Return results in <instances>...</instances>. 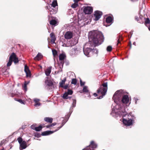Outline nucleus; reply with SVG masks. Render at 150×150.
Wrapping results in <instances>:
<instances>
[{"label":"nucleus","mask_w":150,"mask_h":150,"mask_svg":"<svg viewBox=\"0 0 150 150\" xmlns=\"http://www.w3.org/2000/svg\"><path fill=\"white\" fill-rule=\"evenodd\" d=\"M124 95L122 90H120L117 91L114 94L112 97V99L115 102L113 104L115 105L114 106L113 108L110 113V114L112 116H115V115H119L122 116H124L126 114V112L124 110V108L120 107V109H122V113H119L118 111L120 109V103L121 102V100Z\"/></svg>","instance_id":"f257e3e1"},{"label":"nucleus","mask_w":150,"mask_h":150,"mask_svg":"<svg viewBox=\"0 0 150 150\" xmlns=\"http://www.w3.org/2000/svg\"><path fill=\"white\" fill-rule=\"evenodd\" d=\"M88 37L89 41L92 42L95 46L100 45L104 41L103 35L100 32L91 31L89 33Z\"/></svg>","instance_id":"f03ea898"},{"label":"nucleus","mask_w":150,"mask_h":150,"mask_svg":"<svg viewBox=\"0 0 150 150\" xmlns=\"http://www.w3.org/2000/svg\"><path fill=\"white\" fill-rule=\"evenodd\" d=\"M125 112H126V114L124 116H122L121 115H119L115 114V116L113 117H118V116H119L120 117L122 116L123 117L127 115V118H123L122 122L125 125L128 126H130L132 125V124L134 122L136 118L132 114V113H130L129 114L127 115V112L126 111Z\"/></svg>","instance_id":"7ed1b4c3"},{"label":"nucleus","mask_w":150,"mask_h":150,"mask_svg":"<svg viewBox=\"0 0 150 150\" xmlns=\"http://www.w3.org/2000/svg\"><path fill=\"white\" fill-rule=\"evenodd\" d=\"M13 61L15 64L18 63L19 62L18 59L16 57L15 54L14 53H12L10 56L9 58V60L7 64V67L10 66Z\"/></svg>","instance_id":"20e7f679"},{"label":"nucleus","mask_w":150,"mask_h":150,"mask_svg":"<svg viewBox=\"0 0 150 150\" xmlns=\"http://www.w3.org/2000/svg\"><path fill=\"white\" fill-rule=\"evenodd\" d=\"M129 99L128 96L127 95H124L123 96L122 99L121 100V102L120 103V109L118 111L119 112V113H122V109H120V107L121 108H124V110L125 111V108L124 107L122 106V102L123 103L127 104L129 102Z\"/></svg>","instance_id":"39448f33"},{"label":"nucleus","mask_w":150,"mask_h":150,"mask_svg":"<svg viewBox=\"0 0 150 150\" xmlns=\"http://www.w3.org/2000/svg\"><path fill=\"white\" fill-rule=\"evenodd\" d=\"M102 85L104 88L101 87H100L97 90V93H99L101 91H102V93L103 95H105L108 89V83L107 82L104 83L102 84Z\"/></svg>","instance_id":"423d86ee"},{"label":"nucleus","mask_w":150,"mask_h":150,"mask_svg":"<svg viewBox=\"0 0 150 150\" xmlns=\"http://www.w3.org/2000/svg\"><path fill=\"white\" fill-rule=\"evenodd\" d=\"M17 140L20 144V147L21 149H23L26 148L27 146V143L25 141H23L21 137H18Z\"/></svg>","instance_id":"0eeeda50"},{"label":"nucleus","mask_w":150,"mask_h":150,"mask_svg":"<svg viewBox=\"0 0 150 150\" xmlns=\"http://www.w3.org/2000/svg\"><path fill=\"white\" fill-rule=\"evenodd\" d=\"M81 47L80 46L74 47L71 51V54L72 55H77L79 54L81 51Z\"/></svg>","instance_id":"6e6552de"},{"label":"nucleus","mask_w":150,"mask_h":150,"mask_svg":"<svg viewBox=\"0 0 150 150\" xmlns=\"http://www.w3.org/2000/svg\"><path fill=\"white\" fill-rule=\"evenodd\" d=\"M93 9L92 7L87 6L84 7L83 11L86 14H91L93 12Z\"/></svg>","instance_id":"1a4fd4ad"},{"label":"nucleus","mask_w":150,"mask_h":150,"mask_svg":"<svg viewBox=\"0 0 150 150\" xmlns=\"http://www.w3.org/2000/svg\"><path fill=\"white\" fill-rule=\"evenodd\" d=\"M102 13L101 11H96L95 12L94 16L95 18L94 19L95 21H98L101 17Z\"/></svg>","instance_id":"9d476101"},{"label":"nucleus","mask_w":150,"mask_h":150,"mask_svg":"<svg viewBox=\"0 0 150 150\" xmlns=\"http://www.w3.org/2000/svg\"><path fill=\"white\" fill-rule=\"evenodd\" d=\"M92 49L90 48H85L84 47L83 49V51L84 54L87 57L90 56V53L91 52Z\"/></svg>","instance_id":"9b49d317"},{"label":"nucleus","mask_w":150,"mask_h":150,"mask_svg":"<svg viewBox=\"0 0 150 150\" xmlns=\"http://www.w3.org/2000/svg\"><path fill=\"white\" fill-rule=\"evenodd\" d=\"M78 38H75L73 40L71 41L70 45L67 46L66 44H64L62 45V46L64 47H72V46L76 45L78 42Z\"/></svg>","instance_id":"f8f14e48"},{"label":"nucleus","mask_w":150,"mask_h":150,"mask_svg":"<svg viewBox=\"0 0 150 150\" xmlns=\"http://www.w3.org/2000/svg\"><path fill=\"white\" fill-rule=\"evenodd\" d=\"M73 35L72 32L70 31L67 32L64 35L65 38L66 39H69L72 38Z\"/></svg>","instance_id":"ddd939ff"},{"label":"nucleus","mask_w":150,"mask_h":150,"mask_svg":"<svg viewBox=\"0 0 150 150\" xmlns=\"http://www.w3.org/2000/svg\"><path fill=\"white\" fill-rule=\"evenodd\" d=\"M96 144L94 143V142L92 141L91 142L90 145L89 146H87L82 150H93V149H91L90 148L92 147L93 148H96Z\"/></svg>","instance_id":"4468645a"},{"label":"nucleus","mask_w":150,"mask_h":150,"mask_svg":"<svg viewBox=\"0 0 150 150\" xmlns=\"http://www.w3.org/2000/svg\"><path fill=\"white\" fill-rule=\"evenodd\" d=\"M45 85L46 87H47V88H49V89L50 88L49 87L53 85V83L52 81L50 80L47 79L45 81Z\"/></svg>","instance_id":"2eb2a0df"},{"label":"nucleus","mask_w":150,"mask_h":150,"mask_svg":"<svg viewBox=\"0 0 150 150\" xmlns=\"http://www.w3.org/2000/svg\"><path fill=\"white\" fill-rule=\"evenodd\" d=\"M24 71L26 73L27 77L30 76V72L29 69L28 67L26 65L25 66Z\"/></svg>","instance_id":"dca6fc26"},{"label":"nucleus","mask_w":150,"mask_h":150,"mask_svg":"<svg viewBox=\"0 0 150 150\" xmlns=\"http://www.w3.org/2000/svg\"><path fill=\"white\" fill-rule=\"evenodd\" d=\"M55 130L54 131H46L42 132L41 134V135L42 136H47L48 135L50 134H51L53 133L54 132H56Z\"/></svg>","instance_id":"f3484780"},{"label":"nucleus","mask_w":150,"mask_h":150,"mask_svg":"<svg viewBox=\"0 0 150 150\" xmlns=\"http://www.w3.org/2000/svg\"><path fill=\"white\" fill-rule=\"evenodd\" d=\"M50 37L51 38V42L52 44H54L55 43V41L56 40V38L55 37L54 34L53 33H51L50 34Z\"/></svg>","instance_id":"a211bd4d"},{"label":"nucleus","mask_w":150,"mask_h":150,"mask_svg":"<svg viewBox=\"0 0 150 150\" xmlns=\"http://www.w3.org/2000/svg\"><path fill=\"white\" fill-rule=\"evenodd\" d=\"M52 67H48L45 71V74L46 75L48 76L50 75Z\"/></svg>","instance_id":"6ab92c4d"},{"label":"nucleus","mask_w":150,"mask_h":150,"mask_svg":"<svg viewBox=\"0 0 150 150\" xmlns=\"http://www.w3.org/2000/svg\"><path fill=\"white\" fill-rule=\"evenodd\" d=\"M44 120L45 121L50 123H52L53 121V119L49 117H45Z\"/></svg>","instance_id":"aec40b11"},{"label":"nucleus","mask_w":150,"mask_h":150,"mask_svg":"<svg viewBox=\"0 0 150 150\" xmlns=\"http://www.w3.org/2000/svg\"><path fill=\"white\" fill-rule=\"evenodd\" d=\"M112 21V19L111 16H108L106 19V22L108 23H111Z\"/></svg>","instance_id":"412c9836"},{"label":"nucleus","mask_w":150,"mask_h":150,"mask_svg":"<svg viewBox=\"0 0 150 150\" xmlns=\"http://www.w3.org/2000/svg\"><path fill=\"white\" fill-rule=\"evenodd\" d=\"M66 56L64 54H61L59 55V60H64Z\"/></svg>","instance_id":"4be33fe9"},{"label":"nucleus","mask_w":150,"mask_h":150,"mask_svg":"<svg viewBox=\"0 0 150 150\" xmlns=\"http://www.w3.org/2000/svg\"><path fill=\"white\" fill-rule=\"evenodd\" d=\"M67 121V120L65 121L64 120H63L62 122V125L60 127H57V129L55 130V131H57L60 129L64 125Z\"/></svg>","instance_id":"5701e85b"},{"label":"nucleus","mask_w":150,"mask_h":150,"mask_svg":"<svg viewBox=\"0 0 150 150\" xmlns=\"http://www.w3.org/2000/svg\"><path fill=\"white\" fill-rule=\"evenodd\" d=\"M51 6L54 8L55 6H57V3L56 0H54L52 4H51Z\"/></svg>","instance_id":"b1692460"},{"label":"nucleus","mask_w":150,"mask_h":150,"mask_svg":"<svg viewBox=\"0 0 150 150\" xmlns=\"http://www.w3.org/2000/svg\"><path fill=\"white\" fill-rule=\"evenodd\" d=\"M41 57V54L39 53L34 58L35 60H39Z\"/></svg>","instance_id":"393cba45"},{"label":"nucleus","mask_w":150,"mask_h":150,"mask_svg":"<svg viewBox=\"0 0 150 150\" xmlns=\"http://www.w3.org/2000/svg\"><path fill=\"white\" fill-rule=\"evenodd\" d=\"M66 81V78H65L59 83V85L60 87H63V85L65 83Z\"/></svg>","instance_id":"a878e982"},{"label":"nucleus","mask_w":150,"mask_h":150,"mask_svg":"<svg viewBox=\"0 0 150 150\" xmlns=\"http://www.w3.org/2000/svg\"><path fill=\"white\" fill-rule=\"evenodd\" d=\"M64 60H59V62H58V65L60 68H62L64 64Z\"/></svg>","instance_id":"bb28decb"},{"label":"nucleus","mask_w":150,"mask_h":150,"mask_svg":"<svg viewBox=\"0 0 150 150\" xmlns=\"http://www.w3.org/2000/svg\"><path fill=\"white\" fill-rule=\"evenodd\" d=\"M50 23L52 25H55L57 24V21L54 20H52L50 21Z\"/></svg>","instance_id":"cd10ccee"},{"label":"nucleus","mask_w":150,"mask_h":150,"mask_svg":"<svg viewBox=\"0 0 150 150\" xmlns=\"http://www.w3.org/2000/svg\"><path fill=\"white\" fill-rule=\"evenodd\" d=\"M35 128V131H39L42 129V127L41 125H40L38 127H36Z\"/></svg>","instance_id":"c85d7f7f"},{"label":"nucleus","mask_w":150,"mask_h":150,"mask_svg":"<svg viewBox=\"0 0 150 150\" xmlns=\"http://www.w3.org/2000/svg\"><path fill=\"white\" fill-rule=\"evenodd\" d=\"M77 83V80L76 79H72V81L71 82V83L72 84L76 85Z\"/></svg>","instance_id":"c756f323"},{"label":"nucleus","mask_w":150,"mask_h":150,"mask_svg":"<svg viewBox=\"0 0 150 150\" xmlns=\"http://www.w3.org/2000/svg\"><path fill=\"white\" fill-rule=\"evenodd\" d=\"M68 94L67 92H65L63 96V98L64 99H67L68 98Z\"/></svg>","instance_id":"7c9ffc66"},{"label":"nucleus","mask_w":150,"mask_h":150,"mask_svg":"<svg viewBox=\"0 0 150 150\" xmlns=\"http://www.w3.org/2000/svg\"><path fill=\"white\" fill-rule=\"evenodd\" d=\"M14 99L15 100L18 101L22 104H25V102L23 100H22L21 99L17 100L16 98H15Z\"/></svg>","instance_id":"2f4dec72"},{"label":"nucleus","mask_w":150,"mask_h":150,"mask_svg":"<svg viewBox=\"0 0 150 150\" xmlns=\"http://www.w3.org/2000/svg\"><path fill=\"white\" fill-rule=\"evenodd\" d=\"M139 16H136L135 17V20L137 21V22H139L140 19H141V18L139 15H138Z\"/></svg>","instance_id":"473e14b6"},{"label":"nucleus","mask_w":150,"mask_h":150,"mask_svg":"<svg viewBox=\"0 0 150 150\" xmlns=\"http://www.w3.org/2000/svg\"><path fill=\"white\" fill-rule=\"evenodd\" d=\"M150 21L148 18H147L145 20V24L146 25L150 23Z\"/></svg>","instance_id":"72a5a7b5"},{"label":"nucleus","mask_w":150,"mask_h":150,"mask_svg":"<svg viewBox=\"0 0 150 150\" xmlns=\"http://www.w3.org/2000/svg\"><path fill=\"white\" fill-rule=\"evenodd\" d=\"M87 87L86 86H84L83 88V91L85 92H88V90L87 89Z\"/></svg>","instance_id":"f704fd0d"},{"label":"nucleus","mask_w":150,"mask_h":150,"mask_svg":"<svg viewBox=\"0 0 150 150\" xmlns=\"http://www.w3.org/2000/svg\"><path fill=\"white\" fill-rule=\"evenodd\" d=\"M78 6V4H77V3H74L72 5L71 7L72 8H75L77 7Z\"/></svg>","instance_id":"c9c22d12"},{"label":"nucleus","mask_w":150,"mask_h":150,"mask_svg":"<svg viewBox=\"0 0 150 150\" xmlns=\"http://www.w3.org/2000/svg\"><path fill=\"white\" fill-rule=\"evenodd\" d=\"M91 51L94 54H97L98 53V50L96 49H93Z\"/></svg>","instance_id":"e433bc0d"},{"label":"nucleus","mask_w":150,"mask_h":150,"mask_svg":"<svg viewBox=\"0 0 150 150\" xmlns=\"http://www.w3.org/2000/svg\"><path fill=\"white\" fill-rule=\"evenodd\" d=\"M112 50V47L110 46H108L107 48V50L108 52H110Z\"/></svg>","instance_id":"4c0bfd02"},{"label":"nucleus","mask_w":150,"mask_h":150,"mask_svg":"<svg viewBox=\"0 0 150 150\" xmlns=\"http://www.w3.org/2000/svg\"><path fill=\"white\" fill-rule=\"evenodd\" d=\"M52 54L54 56L56 55L57 54V52L55 50H52Z\"/></svg>","instance_id":"58836bf2"},{"label":"nucleus","mask_w":150,"mask_h":150,"mask_svg":"<svg viewBox=\"0 0 150 150\" xmlns=\"http://www.w3.org/2000/svg\"><path fill=\"white\" fill-rule=\"evenodd\" d=\"M76 100H73V102L72 104V106L73 107H74L76 106Z\"/></svg>","instance_id":"ea45409f"},{"label":"nucleus","mask_w":150,"mask_h":150,"mask_svg":"<svg viewBox=\"0 0 150 150\" xmlns=\"http://www.w3.org/2000/svg\"><path fill=\"white\" fill-rule=\"evenodd\" d=\"M41 104L39 102H38L36 103H35V104H34V106L35 107H38V106H39Z\"/></svg>","instance_id":"a19ab883"},{"label":"nucleus","mask_w":150,"mask_h":150,"mask_svg":"<svg viewBox=\"0 0 150 150\" xmlns=\"http://www.w3.org/2000/svg\"><path fill=\"white\" fill-rule=\"evenodd\" d=\"M102 91H101L100 93L102 95L99 96V97H98L97 98L99 99H102L103 97V96H105V95H103V94H102Z\"/></svg>","instance_id":"79ce46f5"},{"label":"nucleus","mask_w":150,"mask_h":150,"mask_svg":"<svg viewBox=\"0 0 150 150\" xmlns=\"http://www.w3.org/2000/svg\"><path fill=\"white\" fill-rule=\"evenodd\" d=\"M35 126V124H33V125H32L31 126V128L35 130V129H36L35 128L36 127Z\"/></svg>","instance_id":"37998d69"},{"label":"nucleus","mask_w":150,"mask_h":150,"mask_svg":"<svg viewBox=\"0 0 150 150\" xmlns=\"http://www.w3.org/2000/svg\"><path fill=\"white\" fill-rule=\"evenodd\" d=\"M68 95H71L73 93V92L72 91L70 90H68L67 92Z\"/></svg>","instance_id":"c03bdc74"},{"label":"nucleus","mask_w":150,"mask_h":150,"mask_svg":"<svg viewBox=\"0 0 150 150\" xmlns=\"http://www.w3.org/2000/svg\"><path fill=\"white\" fill-rule=\"evenodd\" d=\"M23 88V89L25 90V91H27V86L26 84H24Z\"/></svg>","instance_id":"a18cd8bd"},{"label":"nucleus","mask_w":150,"mask_h":150,"mask_svg":"<svg viewBox=\"0 0 150 150\" xmlns=\"http://www.w3.org/2000/svg\"><path fill=\"white\" fill-rule=\"evenodd\" d=\"M80 85L81 86H82L84 85L85 84V82H83L81 79H80Z\"/></svg>","instance_id":"49530a36"},{"label":"nucleus","mask_w":150,"mask_h":150,"mask_svg":"<svg viewBox=\"0 0 150 150\" xmlns=\"http://www.w3.org/2000/svg\"><path fill=\"white\" fill-rule=\"evenodd\" d=\"M134 100L135 101V104H137V101L139 100V99L137 98H134Z\"/></svg>","instance_id":"de8ad7c7"},{"label":"nucleus","mask_w":150,"mask_h":150,"mask_svg":"<svg viewBox=\"0 0 150 150\" xmlns=\"http://www.w3.org/2000/svg\"><path fill=\"white\" fill-rule=\"evenodd\" d=\"M40 99L38 98H35L33 100L35 103H36L38 102H39V101H40Z\"/></svg>","instance_id":"09e8293b"},{"label":"nucleus","mask_w":150,"mask_h":150,"mask_svg":"<svg viewBox=\"0 0 150 150\" xmlns=\"http://www.w3.org/2000/svg\"><path fill=\"white\" fill-rule=\"evenodd\" d=\"M52 124H50V125H47L46 126V127L47 128H49L50 127H52Z\"/></svg>","instance_id":"8fccbe9b"},{"label":"nucleus","mask_w":150,"mask_h":150,"mask_svg":"<svg viewBox=\"0 0 150 150\" xmlns=\"http://www.w3.org/2000/svg\"><path fill=\"white\" fill-rule=\"evenodd\" d=\"M68 86L67 85H65V86H63V87L65 89H66L67 88H68Z\"/></svg>","instance_id":"3c124183"},{"label":"nucleus","mask_w":150,"mask_h":150,"mask_svg":"<svg viewBox=\"0 0 150 150\" xmlns=\"http://www.w3.org/2000/svg\"><path fill=\"white\" fill-rule=\"evenodd\" d=\"M93 95L94 96H95V97H96L98 96V95H97V94L96 93H94L93 94Z\"/></svg>","instance_id":"603ef678"},{"label":"nucleus","mask_w":150,"mask_h":150,"mask_svg":"<svg viewBox=\"0 0 150 150\" xmlns=\"http://www.w3.org/2000/svg\"><path fill=\"white\" fill-rule=\"evenodd\" d=\"M75 3H77L78 2L80 1V0H74Z\"/></svg>","instance_id":"864d4df0"},{"label":"nucleus","mask_w":150,"mask_h":150,"mask_svg":"<svg viewBox=\"0 0 150 150\" xmlns=\"http://www.w3.org/2000/svg\"><path fill=\"white\" fill-rule=\"evenodd\" d=\"M56 123H52V126H55V125H56Z\"/></svg>","instance_id":"5fc2aeb1"},{"label":"nucleus","mask_w":150,"mask_h":150,"mask_svg":"<svg viewBox=\"0 0 150 150\" xmlns=\"http://www.w3.org/2000/svg\"><path fill=\"white\" fill-rule=\"evenodd\" d=\"M29 82L25 81L24 84H26V85H27L29 83Z\"/></svg>","instance_id":"6e6d98bb"},{"label":"nucleus","mask_w":150,"mask_h":150,"mask_svg":"<svg viewBox=\"0 0 150 150\" xmlns=\"http://www.w3.org/2000/svg\"><path fill=\"white\" fill-rule=\"evenodd\" d=\"M120 41L119 39H118L117 45H118V44L120 43Z\"/></svg>","instance_id":"4d7b16f0"},{"label":"nucleus","mask_w":150,"mask_h":150,"mask_svg":"<svg viewBox=\"0 0 150 150\" xmlns=\"http://www.w3.org/2000/svg\"><path fill=\"white\" fill-rule=\"evenodd\" d=\"M53 9L51 8H50L49 9V10L51 12V11H52V10H53Z\"/></svg>","instance_id":"13d9d810"},{"label":"nucleus","mask_w":150,"mask_h":150,"mask_svg":"<svg viewBox=\"0 0 150 150\" xmlns=\"http://www.w3.org/2000/svg\"><path fill=\"white\" fill-rule=\"evenodd\" d=\"M131 0L132 1H138V0Z\"/></svg>","instance_id":"bf43d9fd"},{"label":"nucleus","mask_w":150,"mask_h":150,"mask_svg":"<svg viewBox=\"0 0 150 150\" xmlns=\"http://www.w3.org/2000/svg\"><path fill=\"white\" fill-rule=\"evenodd\" d=\"M133 45H136V43L135 42H134L133 43Z\"/></svg>","instance_id":"052dcab7"},{"label":"nucleus","mask_w":150,"mask_h":150,"mask_svg":"<svg viewBox=\"0 0 150 150\" xmlns=\"http://www.w3.org/2000/svg\"><path fill=\"white\" fill-rule=\"evenodd\" d=\"M148 29H149V30L150 31V25L149 27L148 28Z\"/></svg>","instance_id":"680f3d73"},{"label":"nucleus","mask_w":150,"mask_h":150,"mask_svg":"<svg viewBox=\"0 0 150 150\" xmlns=\"http://www.w3.org/2000/svg\"><path fill=\"white\" fill-rule=\"evenodd\" d=\"M47 47H48L49 48H50V47H49V46H47Z\"/></svg>","instance_id":"e2e57ef3"},{"label":"nucleus","mask_w":150,"mask_h":150,"mask_svg":"<svg viewBox=\"0 0 150 150\" xmlns=\"http://www.w3.org/2000/svg\"><path fill=\"white\" fill-rule=\"evenodd\" d=\"M29 140H28V141H29Z\"/></svg>","instance_id":"0e129e2a"},{"label":"nucleus","mask_w":150,"mask_h":150,"mask_svg":"<svg viewBox=\"0 0 150 150\" xmlns=\"http://www.w3.org/2000/svg\"><path fill=\"white\" fill-rule=\"evenodd\" d=\"M1 150H3V149H2Z\"/></svg>","instance_id":"69168bd1"}]
</instances>
